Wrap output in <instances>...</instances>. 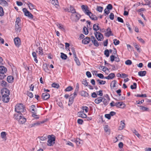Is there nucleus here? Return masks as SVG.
<instances>
[{
    "label": "nucleus",
    "mask_w": 151,
    "mask_h": 151,
    "mask_svg": "<svg viewBox=\"0 0 151 151\" xmlns=\"http://www.w3.org/2000/svg\"><path fill=\"white\" fill-rule=\"evenodd\" d=\"M70 12H71L72 14H73L76 12L75 9L71 6H70Z\"/></svg>",
    "instance_id": "obj_38"
},
{
    "label": "nucleus",
    "mask_w": 151,
    "mask_h": 151,
    "mask_svg": "<svg viewBox=\"0 0 151 151\" xmlns=\"http://www.w3.org/2000/svg\"><path fill=\"white\" fill-rule=\"evenodd\" d=\"M110 99L108 96L107 95L105 96V97L103 98V101H102L103 102L104 104L106 106L108 104Z\"/></svg>",
    "instance_id": "obj_9"
},
{
    "label": "nucleus",
    "mask_w": 151,
    "mask_h": 151,
    "mask_svg": "<svg viewBox=\"0 0 151 151\" xmlns=\"http://www.w3.org/2000/svg\"><path fill=\"white\" fill-rule=\"evenodd\" d=\"M74 60L75 61L76 64L78 65H81L80 62H79V60L78 58H77L76 55V56H74Z\"/></svg>",
    "instance_id": "obj_44"
},
{
    "label": "nucleus",
    "mask_w": 151,
    "mask_h": 151,
    "mask_svg": "<svg viewBox=\"0 0 151 151\" xmlns=\"http://www.w3.org/2000/svg\"><path fill=\"white\" fill-rule=\"evenodd\" d=\"M38 49L39 50V54L40 55H42L43 54V51L42 47H38Z\"/></svg>",
    "instance_id": "obj_49"
},
{
    "label": "nucleus",
    "mask_w": 151,
    "mask_h": 151,
    "mask_svg": "<svg viewBox=\"0 0 151 151\" xmlns=\"http://www.w3.org/2000/svg\"><path fill=\"white\" fill-rule=\"evenodd\" d=\"M0 0V5L4 6H8V4L7 2L9 1V0Z\"/></svg>",
    "instance_id": "obj_14"
},
{
    "label": "nucleus",
    "mask_w": 151,
    "mask_h": 151,
    "mask_svg": "<svg viewBox=\"0 0 151 151\" xmlns=\"http://www.w3.org/2000/svg\"><path fill=\"white\" fill-rule=\"evenodd\" d=\"M22 10L23 12H24V15L25 16H26L31 19L33 18V15L27 10L26 8H23L22 9Z\"/></svg>",
    "instance_id": "obj_6"
},
{
    "label": "nucleus",
    "mask_w": 151,
    "mask_h": 151,
    "mask_svg": "<svg viewBox=\"0 0 151 151\" xmlns=\"http://www.w3.org/2000/svg\"><path fill=\"white\" fill-rule=\"evenodd\" d=\"M56 24L58 27L60 29L63 31H64L65 30L64 27L63 25L59 23Z\"/></svg>",
    "instance_id": "obj_33"
},
{
    "label": "nucleus",
    "mask_w": 151,
    "mask_h": 151,
    "mask_svg": "<svg viewBox=\"0 0 151 151\" xmlns=\"http://www.w3.org/2000/svg\"><path fill=\"white\" fill-rule=\"evenodd\" d=\"M99 28L98 24H95L93 26V29L96 31L99 29Z\"/></svg>",
    "instance_id": "obj_32"
},
{
    "label": "nucleus",
    "mask_w": 151,
    "mask_h": 151,
    "mask_svg": "<svg viewBox=\"0 0 151 151\" xmlns=\"http://www.w3.org/2000/svg\"><path fill=\"white\" fill-rule=\"evenodd\" d=\"M2 96H9L10 94V91L7 88H4L1 90V92Z\"/></svg>",
    "instance_id": "obj_8"
},
{
    "label": "nucleus",
    "mask_w": 151,
    "mask_h": 151,
    "mask_svg": "<svg viewBox=\"0 0 151 151\" xmlns=\"http://www.w3.org/2000/svg\"><path fill=\"white\" fill-rule=\"evenodd\" d=\"M78 88H76L75 90V91L73 93V95L76 96L77 95V93H78Z\"/></svg>",
    "instance_id": "obj_62"
},
{
    "label": "nucleus",
    "mask_w": 151,
    "mask_h": 151,
    "mask_svg": "<svg viewBox=\"0 0 151 151\" xmlns=\"http://www.w3.org/2000/svg\"><path fill=\"white\" fill-rule=\"evenodd\" d=\"M50 95L48 93H44L42 94V98L44 100H46L49 98Z\"/></svg>",
    "instance_id": "obj_16"
},
{
    "label": "nucleus",
    "mask_w": 151,
    "mask_h": 151,
    "mask_svg": "<svg viewBox=\"0 0 151 151\" xmlns=\"http://www.w3.org/2000/svg\"><path fill=\"white\" fill-rule=\"evenodd\" d=\"M29 110L32 113L36 114L37 109L35 105H32L30 107Z\"/></svg>",
    "instance_id": "obj_11"
},
{
    "label": "nucleus",
    "mask_w": 151,
    "mask_h": 151,
    "mask_svg": "<svg viewBox=\"0 0 151 151\" xmlns=\"http://www.w3.org/2000/svg\"><path fill=\"white\" fill-rule=\"evenodd\" d=\"M125 63L127 65H130L132 64V62L131 60H128L125 61Z\"/></svg>",
    "instance_id": "obj_60"
},
{
    "label": "nucleus",
    "mask_w": 151,
    "mask_h": 151,
    "mask_svg": "<svg viewBox=\"0 0 151 151\" xmlns=\"http://www.w3.org/2000/svg\"><path fill=\"white\" fill-rule=\"evenodd\" d=\"M81 17V15L78 13L76 12L75 13L72 14L71 17V18L72 20L75 22L78 21Z\"/></svg>",
    "instance_id": "obj_2"
},
{
    "label": "nucleus",
    "mask_w": 151,
    "mask_h": 151,
    "mask_svg": "<svg viewBox=\"0 0 151 151\" xmlns=\"http://www.w3.org/2000/svg\"><path fill=\"white\" fill-rule=\"evenodd\" d=\"M116 106L119 108H124L126 106L125 104L122 102H117L115 103Z\"/></svg>",
    "instance_id": "obj_10"
},
{
    "label": "nucleus",
    "mask_w": 151,
    "mask_h": 151,
    "mask_svg": "<svg viewBox=\"0 0 151 151\" xmlns=\"http://www.w3.org/2000/svg\"><path fill=\"white\" fill-rule=\"evenodd\" d=\"M83 33L85 35H87L88 33V31L87 28L86 27H84L83 29Z\"/></svg>",
    "instance_id": "obj_45"
},
{
    "label": "nucleus",
    "mask_w": 151,
    "mask_h": 151,
    "mask_svg": "<svg viewBox=\"0 0 151 151\" xmlns=\"http://www.w3.org/2000/svg\"><path fill=\"white\" fill-rule=\"evenodd\" d=\"M75 142L76 144L78 145L80 144L82 145L83 143V141L78 138H76V140L75 141Z\"/></svg>",
    "instance_id": "obj_28"
},
{
    "label": "nucleus",
    "mask_w": 151,
    "mask_h": 151,
    "mask_svg": "<svg viewBox=\"0 0 151 151\" xmlns=\"http://www.w3.org/2000/svg\"><path fill=\"white\" fill-rule=\"evenodd\" d=\"M132 132L135 134L138 137H139L140 135L135 130V129H133L132 130Z\"/></svg>",
    "instance_id": "obj_55"
},
{
    "label": "nucleus",
    "mask_w": 151,
    "mask_h": 151,
    "mask_svg": "<svg viewBox=\"0 0 151 151\" xmlns=\"http://www.w3.org/2000/svg\"><path fill=\"white\" fill-rule=\"evenodd\" d=\"M146 2L145 4H144L145 5H148L150 7H151V5H150L151 1V0H144Z\"/></svg>",
    "instance_id": "obj_40"
},
{
    "label": "nucleus",
    "mask_w": 151,
    "mask_h": 151,
    "mask_svg": "<svg viewBox=\"0 0 151 151\" xmlns=\"http://www.w3.org/2000/svg\"><path fill=\"white\" fill-rule=\"evenodd\" d=\"M116 82H116V81L115 80H113L111 82V86H112L113 88L115 87V86H116L115 84L116 83Z\"/></svg>",
    "instance_id": "obj_53"
},
{
    "label": "nucleus",
    "mask_w": 151,
    "mask_h": 151,
    "mask_svg": "<svg viewBox=\"0 0 151 151\" xmlns=\"http://www.w3.org/2000/svg\"><path fill=\"white\" fill-rule=\"evenodd\" d=\"M94 35L98 41H101L103 39V35L99 32L96 31L94 33Z\"/></svg>",
    "instance_id": "obj_4"
},
{
    "label": "nucleus",
    "mask_w": 151,
    "mask_h": 151,
    "mask_svg": "<svg viewBox=\"0 0 151 151\" xmlns=\"http://www.w3.org/2000/svg\"><path fill=\"white\" fill-rule=\"evenodd\" d=\"M45 122V121H43L42 122H37L35 123H33L29 124V128H32V127H35V126H39L41 124L44 123Z\"/></svg>",
    "instance_id": "obj_7"
},
{
    "label": "nucleus",
    "mask_w": 151,
    "mask_h": 151,
    "mask_svg": "<svg viewBox=\"0 0 151 151\" xmlns=\"http://www.w3.org/2000/svg\"><path fill=\"white\" fill-rule=\"evenodd\" d=\"M52 86L53 87L58 88L59 87V85L58 84L54 83L52 84Z\"/></svg>",
    "instance_id": "obj_51"
},
{
    "label": "nucleus",
    "mask_w": 151,
    "mask_h": 151,
    "mask_svg": "<svg viewBox=\"0 0 151 151\" xmlns=\"http://www.w3.org/2000/svg\"><path fill=\"white\" fill-rule=\"evenodd\" d=\"M15 109V111L18 113L23 112L25 111L24 106L22 104H18L16 105Z\"/></svg>",
    "instance_id": "obj_1"
},
{
    "label": "nucleus",
    "mask_w": 151,
    "mask_h": 151,
    "mask_svg": "<svg viewBox=\"0 0 151 151\" xmlns=\"http://www.w3.org/2000/svg\"><path fill=\"white\" fill-rule=\"evenodd\" d=\"M18 113L15 114L14 115V119H16L18 121L19 119L21 117L22 115L21 114V113Z\"/></svg>",
    "instance_id": "obj_20"
},
{
    "label": "nucleus",
    "mask_w": 151,
    "mask_h": 151,
    "mask_svg": "<svg viewBox=\"0 0 151 151\" xmlns=\"http://www.w3.org/2000/svg\"><path fill=\"white\" fill-rule=\"evenodd\" d=\"M21 21V19L19 17H18L17 18L15 22V25H19V24Z\"/></svg>",
    "instance_id": "obj_58"
},
{
    "label": "nucleus",
    "mask_w": 151,
    "mask_h": 151,
    "mask_svg": "<svg viewBox=\"0 0 151 151\" xmlns=\"http://www.w3.org/2000/svg\"><path fill=\"white\" fill-rule=\"evenodd\" d=\"M91 40L95 46L96 47L99 46V43L93 36H91Z\"/></svg>",
    "instance_id": "obj_15"
},
{
    "label": "nucleus",
    "mask_w": 151,
    "mask_h": 151,
    "mask_svg": "<svg viewBox=\"0 0 151 151\" xmlns=\"http://www.w3.org/2000/svg\"><path fill=\"white\" fill-rule=\"evenodd\" d=\"M114 43L115 45H117L119 44V41L117 40L116 39H114L113 40Z\"/></svg>",
    "instance_id": "obj_61"
},
{
    "label": "nucleus",
    "mask_w": 151,
    "mask_h": 151,
    "mask_svg": "<svg viewBox=\"0 0 151 151\" xmlns=\"http://www.w3.org/2000/svg\"><path fill=\"white\" fill-rule=\"evenodd\" d=\"M6 76L4 74V73H0V79H4Z\"/></svg>",
    "instance_id": "obj_63"
},
{
    "label": "nucleus",
    "mask_w": 151,
    "mask_h": 151,
    "mask_svg": "<svg viewBox=\"0 0 151 151\" xmlns=\"http://www.w3.org/2000/svg\"><path fill=\"white\" fill-rule=\"evenodd\" d=\"M28 6L29 9L30 10H32L35 8V6L33 5V4L30 3V2L28 1L27 3H25Z\"/></svg>",
    "instance_id": "obj_21"
},
{
    "label": "nucleus",
    "mask_w": 151,
    "mask_h": 151,
    "mask_svg": "<svg viewBox=\"0 0 151 151\" xmlns=\"http://www.w3.org/2000/svg\"><path fill=\"white\" fill-rule=\"evenodd\" d=\"M98 83L99 85L104 84L106 83V81L99 80V79L96 80Z\"/></svg>",
    "instance_id": "obj_41"
},
{
    "label": "nucleus",
    "mask_w": 151,
    "mask_h": 151,
    "mask_svg": "<svg viewBox=\"0 0 151 151\" xmlns=\"http://www.w3.org/2000/svg\"><path fill=\"white\" fill-rule=\"evenodd\" d=\"M78 116L83 118H86L87 117V115L84 113L83 111H79L77 114Z\"/></svg>",
    "instance_id": "obj_17"
},
{
    "label": "nucleus",
    "mask_w": 151,
    "mask_h": 151,
    "mask_svg": "<svg viewBox=\"0 0 151 151\" xmlns=\"http://www.w3.org/2000/svg\"><path fill=\"white\" fill-rule=\"evenodd\" d=\"M7 71V69L6 68L3 66H0V73H4Z\"/></svg>",
    "instance_id": "obj_27"
},
{
    "label": "nucleus",
    "mask_w": 151,
    "mask_h": 151,
    "mask_svg": "<svg viewBox=\"0 0 151 151\" xmlns=\"http://www.w3.org/2000/svg\"><path fill=\"white\" fill-rule=\"evenodd\" d=\"M140 109L142 111H148L149 109L146 107L141 106H140Z\"/></svg>",
    "instance_id": "obj_35"
},
{
    "label": "nucleus",
    "mask_w": 151,
    "mask_h": 151,
    "mask_svg": "<svg viewBox=\"0 0 151 151\" xmlns=\"http://www.w3.org/2000/svg\"><path fill=\"white\" fill-rule=\"evenodd\" d=\"M61 58L62 59L66 60L67 59V56L66 54H65L62 52L61 53Z\"/></svg>",
    "instance_id": "obj_48"
},
{
    "label": "nucleus",
    "mask_w": 151,
    "mask_h": 151,
    "mask_svg": "<svg viewBox=\"0 0 151 151\" xmlns=\"http://www.w3.org/2000/svg\"><path fill=\"white\" fill-rule=\"evenodd\" d=\"M137 88V83H133V85H131L130 88L132 89H135Z\"/></svg>",
    "instance_id": "obj_56"
},
{
    "label": "nucleus",
    "mask_w": 151,
    "mask_h": 151,
    "mask_svg": "<svg viewBox=\"0 0 151 151\" xmlns=\"http://www.w3.org/2000/svg\"><path fill=\"white\" fill-rule=\"evenodd\" d=\"M15 29L17 33H19L21 31V28L19 25H15Z\"/></svg>",
    "instance_id": "obj_34"
},
{
    "label": "nucleus",
    "mask_w": 151,
    "mask_h": 151,
    "mask_svg": "<svg viewBox=\"0 0 151 151\" xmlns=\"http://www.w3.org/2000/svg\"><path fill=\"white\" fill-rule=\"evenodd\" d=\"M51 3L54 5H58V0H50Z\"/></svg>",
    "instance_id": "obj_37"
},
{
    "label": "nucleus",
    "mask_w": 151,
    "mask_h": 151,
    "mask_svg": "<svg viewBox=\"0 0 151 151\" xmlns=\"http://www.w3.org/2000/svg\"><path fill=\"white\" fill-rule=\"evenodd\" d=\"M103 9V8L101 6H98L97 8V10L99 12H101Z\"/></svg>",
    "instance_id": "obj_64"
},
{
    "label": "nucleus",
    "mask_w": 151,
    "mask_h": 151,
    "mask_svg": "<svg viewBox=\"0 0 151 151\" xmlns=\"http://www.w3.org/2000/svg\"><path fill=\"white\" fill-rule=\"evenodd\" d=\"M105 35L107 37H109L110 36H113V34L112 33L111 29L110 28H108L106 30V32L105 34Z\"/></svg>",
    "instance_id": "obj_13"
},
{
    "label": "nucleus",
    "mask_w": 151,
    "mask_h": 151,
    "mask_svg": "<svg viewBox=\"0 0 151 151\" xmlns=\"http://www.w3.org/2000/svg\"><path fill=\"white\" fill-rule=\"evenodd\" d=\"M6 132H3L1 133V135L2 139L6 140Z\"/></svg>",
    "instance_id": "obj_29"
},
{
    "label": "nucleus",
    "mask_w": 151,
    "mask_h": 151,
    "mask_svg": "<svg viewBox=\"0 0 151 151\" xmlns=\"http://www.w3.org/2000/svg\"><path fill=\"white\" fill-rule=\"evenodd\" d=\"M43 68L45 72H47L48 71L47 65L46 64H44L43 65Z\"/></svg>",
    "instance_id": "obj_42"
},
{
    "label": "nucleus",
    "mask_w": 151,
    "mask_h": 151,
    "mask_svg": "<svg viewBox=\"0 0 151 151\" xmlns=\"http://www.w3.org/2000/svg\"><path fill=\"white\" fill-rule=\"evenodd\" d=\"M81 8L86 14L88 15L89 13L91 14V12L89 11L88 7L86 5H82L81 6Z\"/></svg>",
    "instance_id": "obj_5"
},
{
    "label": "nucleus",
    "mask_w": 151,
    "mask_h": 151,
    "mask_svg": "<svg viewBox=\"0 0 151 151\" xmlns=\"http://www.w3.org/2000/svg\"><path fill=\"white\" fill-rule=\"evenodd\" d=\"M73 100L74 99H73V98H72L70 97L69 98V103L68 104V105L69 106H70L72 104L73 102Z\"/></svg>",
    "instance_id": "obj_46"
},
{
    "label": "nucleus",
    "mask_w": 151,
    "mask_h": 151,
    "mask_svg": "<svg viewBox=\"0 0 151 151\" xmlns=\"http://www.w3.org/2000/svg\"><path fill=\"white\" fill-rule=\"evenodd\" d=\"M122 136L121 135H119L117 137H115L116 140L115 141V142H116L117 141H118L120 140V139H122Z\"/></svg>",
    "instance_id": "obj_59"
},
{
    "label": "nucleus",
    "mask_w": 151,
    "mask_h": 151,
    "mask_svg": "<svg viewBox=\"0 0 151 151\" xmlns=\"http://www.w3.org/2000/svg\"><path fill=\"white\" fill-rule=\"evenodd\" d=\"M4 15V12L2 7L0 6V16H2Z\"/></svg>",
    "instance_id": "obj_52"
},
{
    "label": "nucleus",
    "mask_w": 151,
    "mask_h": 151,
    "mask_svg": "<svg viewBox=\"0 0 151 151\" xmlns=\"http://www.w3.org/2000/svg\"><path fill=\"white\" fill-rule=\"evenodd\" d=\"M81 95L82 96H88V93L86 91H82L81 92Z\"/></svg>",
    "instance_id": "obj_39"
},
{
    "label": "nucleus",
    "mask_w": 151,
    "mask_h": 151,
    "mask_svg": "<svg viewBox=\"0 0 151 151\" xmlns=\"http://www.w3.org/2000/svg\"><path fill=\"white\" fill-rule=\"evenodd\" d=\"M73 88L72 86H69L66 88L65 89V91H70L73 89Z\"/></svg>",
    "instance_id": "obj_57"
},
{
    "label": "nucleus",
    "mask_w": 151,
    "mask_h": 151,
    "mask_svg": "<svg viewBox=\"0 0 151 151\" xmlns=\"http://www.w3.org/2000/svg\"><path fill=\"white\" fill-rule=\"evenodd\" d=\"M104 53L107 57H108L109 56V53L108 50L107 49L105 50L104 51Z\"/></svg>",
    "instance_id": "obj_54"
},
{
    "label": "nucleus",
    "mask_w": 151,
    "mask_h": 151,
    "mask_svg": "<svg viewBox=\"0 0 151 151\" xmlns=\"http://www.w3.org/2000/svg\"><path fill=\"white\" fill-rule=\"evenodd\" d=\"M48 138L49 139L47 141V145L49 146L52 145L55 143V138L50 135H48Z\"/></svg>",
    "instance_id": "obj_3"
},
{
    "label": "nucleus",
    "mask_w": 151,
    "mask_h": 151,
    "mask_svg": "<svg viewBox=\"0 0 151 151\" xmlns=\"http://www.w3.org/2000/svg\"><path fill=\"white\" fill-rule=\"evenodd\" d=\"M82 109L83 110V111H85L86 113H87L88 112L89 109L88 108L85 106H83L82 107Z\"/></svg>",
    "instance_id": "obj_43"
},
{
    "label": "nucleus",
    "mask_w": 151,
    "mask_h": 151,
    "mask_svg": "<svg viewBox=\"0 0 151 151\" xmlns=\"http://www.w3.org/2000/svg\"><path fill=\"white\" fill-rule=\"evenodd\" d=\"M0 85L4 87H6L8 86L7 83L4 80H2L0 82Z\"/></svg>",
    "instance_id": "obj_24"
},
{
    "label": "nucleus",
    "mask_w": 151,
    "mask_h": 151,
    "mask_svg": "<svg viewBox=\"0 0 151 151\" xmlns=\"http://www.w3.org/2000/svg\"><path fill=\"white\" fill-rule=\"evenodd\" d=\"M90 41V39L88 37H86L83 40L82 42L84 44H88Z\"/></svg>",
    "instance_id": "obj_19"
},
{
    "label": "nucleus",
    "mask_w": 151,
    "mask_h": 151,
    "mask_svg": "<svg viewBox=\"0 0 151 151\" xmlns=\"http://www.w3.org/2000/svg\"><path fill=\"white\" fill-rule=\"evenodd\" d=\"M32 56L34 58V60L36 63H37L38 62V60L37 59V55L35 52H32Z\"/></svg>",
    "instance_id": "obj_30"
},
{
    "label": "nucleus",
    "mask_w": 151,
    "mask_h": 151,
    "mask_svg": "<svg viewBox=\"0 0 151 151\" xmlns=\"http://www.w3.org/2000/svg\"><path fill=\"white\" fill-rule=\"evenodd\" d=\"M103 101V98L102 97H98L96 99L94 102L97 104H98L100 103Z\"/></svg>",
    "instance_id": "obj_22"
},
{
    "label": "nucleus",
    "mask_w": 151,
    "mask_h": 151,
    "mask_svg": "<svg viewBox=\"0 0 151 151\" xmlns=\"http://www.w3.org/2000/svg\"><path fill=\"white\" fill-rule=\"evenodd\" d=\"M14 78L12 76H8L7 78V81L9 83H12L13 82Z\"/></svg>",
    "instance_id": "obj_25"
},
{
    "label": "nucleus",
    "mask_w": 151,
    "mask_h": 151,
    "mask_svg": "<svg viewBox=\"0 0 151 151\" xmlns=\"http://www.w3.org/2000/svg\"><path fill=\"white\" fill-rule=\"evenodd\" d=\"M115 74L114 73H111L109 75V79H112L115 77Z\"/></svg>",
    "instance_id": "obj_50"
},
{
    "label": "nucleus",
    "mask_w": 151,
    "mask_h": 151,
    "mask_svg": "<svg viewBox=\"0 0 151 151\" xmlns=\"http://www.w3.org/2000/svg\"><path fill=\"white\" fill-rule=\"evenodd\" d=\"M2 98L3 101L5 103L8 102L10 98L9 96H2Z\"/></svg>",
    "instance_id": "obj_23"
},
{
    "label": "nucleus",
    "mask_w": 151,
    "mask_h": 151,
    "mask_svg": "<svg viewBox=\"0 0 151 151\" xmlns=\"http://www.w3.org/2000/svg\"><path fill=\"white\" fill-rule=\"evenodd\" d=\"M146 74V71H140L138 72V74L140 76H145Z\"/></svg>",
    "instance_id": "obj_31"
},
{
    "label": "nucleus",
    "mask_w": 151,
    "mask_h": 151,
    "mask_svg": "<svg viewBox=\"0 0 151 151\" xmlns=\"http://www.w3.org/2000/svg\"><path fill=\"white\" fill-rule=\"evenodd\" d=\"M121 125L119 127V129H122L125 127V124L124 123V121H122L120 122Z\"/></svg>",
    "instance_id": "obj_36"
},
{
    "label": "nucleus",
    "mask_w": 151,
    "mask_h": 151,
    "mask_svg": "<svg viewBox=\"0 0 151 151\" xmlns=\"http://www.w3.org/2000/svg\"><path fill=\"white\" fill-rule=\"evenodd\" d=\"M87 15L90 18L93 20H96L97 19L96 16L95 15H93L91 12V14L89 13Z\"/></svg>",
    "instance_id": "obj_26"
},
{
    "label": "nucleus",
    "mask_w": 151,
    "mask_h": 151,
    "mask_svg": "<svg viewBox=\"0 0 151 151\" xmlns=\"http://www.w3.org/2000/svg\"><path fill=\"white\" fill-rule=\"evenodd\" d=\"M104 129L105 131L107 132L108 134H109L110 132L109 128L107 125H105L104 127Z\"/></svg>",
    "instance_id": "obj_47"
},
{
    "label": "nucleus",
    "mask_w": 151,
    "mask_h": 151,
    "mask_svg": "<svg viewBox=\"0 0 151 151\" xmlns=\"http://www.w3.org/2000/svg\"><path fill=\"white\" fill-rule=\"evenodd\" d=\"M26 120L25 118L22 115L21 117L19 119L18 121L19 124H23L26 122Z\"/></svg>",
    "instance_id": "obj_18"
},
{
    "label": "nucleus",
    "mask_w": 151,
    "mask_h": 151,
    "mask_svg": "<svg viewBox=\"0 0 151 151\" xmlns=\"http://www.w3.org/2000/svg\"><path fill=\"white\" fill-rule=\"evenodd\" d=\"M14 41L15 45L19 47L20 45L21 41L20 39L18 37H16L14 39Z\"/></svg>",
    "instance_id": "obj_12"
}]
</instances>
